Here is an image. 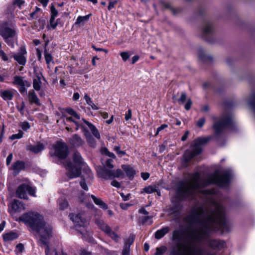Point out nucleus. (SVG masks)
Masks as SVG:
<instances>
[{
	"label": "nucleus",
	"mask_w": 255,
	"mask_h": 255,
	"mask_svg": "<svg viewBox=\"0 0 255 255\" xmlns=\"http://www.w3.org/2000/svg\"><path fill=\"white\" fill-rule=\"evenodd\" d=\"M170 231V228L168 227H164L162 229L157 230L155 233V238L159 240L163 238Z\"/></svg>",
	"instance_id": "nucleus-30"
},
{
	"label": "nucleus",
	"mask_w": 255,
	"mask_h": 255,
	"mask_svg": "<svg viewBox=\"0 0 255 255\" xmlns=\"http://www.w3.org/2000/svg\"><path fill=\"white\" fill-rule=\"evenodd\" d=\"M91 197L93 199L95 204L99 206L101 208H102L105 210L108 209V205L106 204L105 202H104V201L102 200L100 198L96 197L94 195H91Z\"/></svg>",
	"instance_id": "nucleus-31"
},
{
	"label": "nucleus",
	"mask_w": 255,
	"mask_h": 255,
	"mask_svg": "<svg viewBox=\"0 0 255 255\" xmlns=\"http://www.w3.org/2000/svg\"><path fill=\"white\" fill-rule=\"evenodd\" d=\"M232 173L230 171L226 170L220 174L216 171L212 176L206 179H201L200 174L196 172L193 174L191 180L186 184H181L177 189V196L180 200L187 198H195L197 192L203 195H208L214 193V190H203L202 188L212 184L220 187L227 186L230 181Z\"/></svg>",
	"instance_id": "nucleus-2"
},
{
	"label": "nucleus",
	"mask_w": 255,
	"mask_h": 255,
	"mask_svg": "<svg viewBox=\"0 0 255 255\" xmlns=\"http://www.w3.org/2000/svg\"><path fill=\"white\" fill-rule=\"evenodd\" d=\"M21 127L23 130H26L30 128V126L28 122H24L21 124Z\"/></svg>",
	"instance_id": "nucleus-55"
},
{
	"label": "nucleus",
	"mask_w": 255,
	"mask_h": 255,
	"mask_svg": "<svg viewBox=\"0 0 255 255\" xmlns=\"http://www.w3.org/2000/svg\"><path fill=\"white\" fill-rule=\"evenodd\" d=\"M45 148L44 145L40 142L36 145L29 144L26 146V149L34 153H38L42 151Z\"/></svg>",
	"instance_id": "nucleus-20"
},
{
	"label": "nucleus",
	"mask_w": 255,
	"mask_h": 255,
	"mask_svg": "<svg viewBox=\"0 0 255 255\" xmlns=\"http://www.w3.org/2000/svg\"><path fill=\"white\" fill-rule=\"evenodd\" d=\"M114 150L117 152V154L123 156L126 154V152L125 151H122L120 150V146H116L114 147Z\"/></svg>",
	"instance_id": "nucleus-50"
},
{
	"label": "nucleus",
	"mask_w": 255,
	"mask_h": 255,
	"mask_svg": "<svg viewBox=\"0 0 255 255\" xmlns=\"http://www.w3.org/2000/svg\"><path fill=\"white\" fill-rule=\"evenodd\" d=\"M181 237V231L178 230H175L172 233V240L173 241H178L180 240Z\"/></svg>",
	"instance_id": "nucleus-36"
},
{
	"label": "nucleus",
	"mask_w": 255,
	"mask_h": 255,
	"mask_svg": "<svg viewBox=\"0 0 255 255\" xmlns=\"http://www.w3.org/2000/svg\"><path fill=\"white\" fill-rule=\"evenodd\" d=\"M55 17H53V16H51L50 18V25H51V27L53 29L55 28V27L57 25V22H55V21H55Z\"/></svg>",
	"instance_id": "nucleus-52"
},
{
	"label": "nucleus",
	"mask_w": 255,
	"mask_h": 255,
	"mask_svg": "<svg viewBox=\"0 0 255 255\" xmlns=\"http://www.w3.org/2000/svg\"><path fill=\"white\" fill-rule=\"evenodd\" d=\"M80 185L83 189L86 191L88 190V187L86 183L85 179L83 177H81V180L80 182Z\"/></svg>",
	"instance_id": "nucleus-47"
},
{
	"label": "nucleus",
	"mask_w": 255,
	"mask_h": 255,
	"mask_svg": "<svg viewBox=\"0 0 255 255\" xmlns=\"http://www.w3.org/2000/svg\"><path fill=\"white\" fill-rule=\"evenodd\" d=\"M1 97L5 100H10L13 97V94L9 91H4L0 93Z\"/></svg>",
	"instance_id": "nucleus-34"
},
{
	"label": "nucleus",
	"mask_w": 255,
	"mask_h": 255,
	"mask_svg": "<svg viewBox=\"0 0 255 255\" xmlns=\"http://www.w3.org/2000/svg\"><path fill=\"white\" fill-rule=\"evenodd\" d=\"M90 15H91V14H88V15L83 16H79L77 19L76 23L79 24L83 21L88 20L89 19Z\"/></svg>",
	"instance_id": "nucleus-44"
},
{
	"label": "nucleus",
	"mask_w": 255,
	"mask_h": 255,
	"mask_svg": "<svg viewBox=\"0 0 255 255\" xmlns=\"http://www.w3.org/2000/svg\"><path fill=\"white\" fill-rule=\"evenodd\" d=\"M18 237L17 234L13 232H10L8 233H6L3 235V240L5 242H8L12 241L14 239H17Z\"/></svg>",
	"instance_id": "nucleus-33"
},
{
	"label": "nucleus",
	"mask_w": 255,
	"mask_h": 255,
	"mask_svg": "<svg viewBox=\"0 0 255 255\" xmlns=\"http://www.w3.org/2000/svg\"><path fill=\"white\" fill-rule=\"evenodd\" d=\"M248 104L255 113V93L251 96Z\"/></svg>",
	"instance_id": "nucleus-38"
},
{
	"label": "nucleus",
	"mask_w": 255,
	"mask_h": 255,
	"mask_svg": "<svg viewBox=\"0 0 255 255\" xmlns=\"http://www.w3.org/2000/svg\"><path fill=\"white\" fill-rule=\"evenodd\" d=\"M203 206L192 209L189 214L183 218V221L190 226L198 225L195 229L187 232V236L192 241L200 242L206 240L214 230V226L225 229L227 226L224 207L216 204L214 210L204 215Z\"/></svg>",
	"instance_id": "nucleus-1"
},
{
	"label": "nucleus",
	"mask_w": 255,
	"mask_h": 255,
	"mask_svg": "<svg viewBox=\"0 0 255 255\" xmlns=\"http://www.w3.org/2000/svg\"><path fill=\"white\" fill-rule=\"evenodd\" d=\"M12 209L15 211L20 212L25 209L24 204L18 200H14L11 205Z\"/></svg>",
	"instance_id": "nucleus-27"
},
{
	"label": "nucleus",
	"mask_w": 255,
	"mask_h": 255,
	"mask_svg": "<svg viewBox=\"0 0 255 255\" xmlns=\"http://www.w3.org/2000/svg\"><path fill=\"white\" fill-rule=\"evenodd\" d=\"M24 168L25 162L22 161L17 160L12 165L14 175H17L21 170H23Z\"/></svg>",
	"instance_id": "nucleus-23"
},
{
	"label": "nucleus",
	"mask_w": 255,
	"mask_h": 255,
	"mask_svg": "<svg viewBox=\"0 0 255 255\" xmlns=\"http://www.w3.org/2000/svg\"><path fill=\"white\" fill-rule=\"evenodd\" d=\"M68 141L71 145L74 147H78L82 146L85 142L82 138L77 134H74L69 138Z\"/></svg>",
	"instance_id": "nucleus-18"
},
{
	"label": "nucleus",
	"mask_w": 255,
	"mask_h": 255,
	"mask_svg": "<svg viewBox=\"0 0 255 255\" xmlns=\"http://www.w3.org/2000/svg\"><path fill=\"white\" fill-rule=\"evenodd\" d=\"M180 247V244L178 243L177 244V248L175 247H172L171 250L170 252V255H179V247Z\"/></svg>",
	"instance_id": "nucleus-40"
},
{
	"label": "nucleus",
	"mask_w": 255,
	"mask_h": 255,
	"mask_svg": "<svg viewBox=\"0 0 255 255\" xmlns=\"http://www.w3.org/2000/svg\"><path fill=\"white\" fill-rule=\"evenodd\" d=\"M192 104V102L191 99L190 98L188 99L187 100V102L185 105V109L187 111L189 110L191 108Z\"/></svg>",
	"instance_id": "nucleus-56"
},
{
	"label": "nucleus",
	"mask_w": 255,
	"mask_h": 255,
	"mask_svg": "<svg viewBox=\"0 0 255 255\" xmlns=\"http://www.w3.org/2000/svg\"><path fill=\"white\" fill-rule=\"evenodd\" d=\"M114 166L112 159L107 160L105 166L100 171V176L106 180L113 179L115 178H124L125 175L122 170L118 169L113 170Z\"/></svg>",
	"instance_id": "nucleus-4"
},
{
	"label": "nucleus",
	"mask_w": 255,
	"mask_h": 255,
	"mask_svg": "<svg viewBox=\"0 0 255 255\" xmlns=\"http://www.w3.org/2000/svg\"><path fill=\"white\" fill-rule=\"evenodd\" d=\"M167 127H168V125L166 124H163L161 125L157 128L155 135H157L160 131L162 130Z\"/></svg>",
	"instance_id": "nucleus-59"
},
{
	"label": "nucleus",
	"mask_w": 255,
	"mask_h": 255,
	"mask_svg": "<svg viewBox=\"0 0 255 255\" xmlns=\"http://www.w3.org/2000/svg\"><path fill=\"white\" fill-rule=\"evenodd\" d=\"M27 51L24 46H21L19 48V52L13 55L14 59L19 64L25 65L26 62V58L25 55L26 54Z\"/></svg>",
	"instance_id": "nucleus-14"
},
{
	"label": "nucleus",
	"mask_w": 255,
	"mask_h": 255,
	"mask_svg": "<svg viewBox=\"0 0 255 255\" xmlns=\"http://www.w3.org/2000/svg\"><path fill=\"white\" fill-rule=\"evenodd\" d=\"M131 118V110L129 109L125 115V120L128 121Z\"/></svg>",
	"instance_id": "nucleus-63"
},
{
	"label": "nucleus",
	"mask_w": 255,
	"mask_h": 255,
	"mask_svg": "<svg viewBox=\"0 0 255 255\" xmlns=\"http://www.w3.org/2000/svg\"><path fill=\"white\" fill-rule=\"evenodd\" d=\"M23 132L22 130H19L18 133L12 134L10 138L11 140H14L15 139H19L23 136Z\"/></svg>",
	"instance_id": "nucleus-45"
},
{
	"label": "nucleus",
	"mask_w": 255,
	"mask_h": 255,
	"mask_svg": "<svg viewBox=\"0 0 255 255\" xmlns=\"http://www.w3.org/2000/svg\"><path fill=\"white\" fill-rule=\"evenodd\" d=\"M96 224L99 226L101 230L106 233L108 236L111 237L115 242H118L119 236L115 232L112 231L111 228L103 220L96 219L95 220Z\"/></svg>",
	"instance_id": "nucleus-8"
},
{
	"label": "nucleus",
	"mask_w": 255,
	"mask_h": 255,
	"mask_svg": "<svg viewBox=\"0 0 255 255\" xmlns=\"http://www.w3.org/2000/svg\"><path fill=\"white\" fill-rule=\"evenodd\" d=\"M167 248L164 246H162L156 249V253L155 255H163V254L166 251Z\"/></svg>",
	"instance_id": "nucleus-41"
},
{
	"label": "nucleus",
	"mask_w": 255,
	"mask_h": 255,
	"mask_svg": "<svg viewBox=\"0 0 255 255\" xmlns=\"http://www.w3.org/2000/svg\"><path fill=\"white\" fill-rule=\"evenodd\" d=\"M59 208L62 210L65 209L68 207V202L64 199H61L59 201Z\"/></svg>",
	"instance_id": "nucleus-43"
},
{
	"label": "nucleus",
	"mask_w": 255,
	"mask_h": 255,
	"mask_svg": "<svg viewBox=\"0 0 255 255\" xmlns=\"http://www.w3.org/2000/svg\"><path fill=\"white\" fill-rule=\"evenodd\" d=\"M205 123V119L202 118L200 119L197 122L196 126L199 128H202Z\"/></svg>",
	"instance_id": "nucleus-53"
},
{
	"label": "nucleus",
	"mask_w": 255,
	"mask_h": 255,
	"mask_svg": "<svg viewBox=\"0 0 255 255\" xmlns=\"http://www.w3.org/2000/svg\"><path fill=\"white\" fill-rule=\"evenodd\" d=\"M82 121L89 127L93 135L97 139H100L101 138V135L96 127L94 125L86 121L84 119H82Z\"/></svg>",
	"instance_id": "nucleus-24"
},
{
	"label": "nucleus",
	"mask_w": 255,
	"mask_h": 255,
	"mask_svg": "<svg viewBox=\"0 0 255 255\" xmlns=\"http://www.w3.org/2000/svg\"><path fill=\"white\" fill-rule=\"evenodd\" d=\"M87 142L90 144L92 146L94 147L96 145V141L94 138L91 136L90 138H88L87 139Z\"/></svg>",
	"instance_id": "nucleus-58"
},
{
	"label": "nucleus",
	"mask_w": 255,
	"mask_h": 255,
	"mask_svg": "<svg viewBox=\"0 0 255 255\" xmlns=\"http://www.w3.org/2000/svg\"><path fill=\"white\" fill-rule=\"evenodd\" d=\"M117 1L114 0V1H111L109 2V4L108 6V9L110 10H111L113 7H114L115 5L117 4Z\"/></svg>",
	"instance_id": "nucleus-62"
},
{
	"label": "nucleus",
	"mask_w": 255,
	"mask_h": 255,
	"mask_svg": "<svg viewBox=\"0 0 255 255\" xmlns=\"http://www.w3.org/2000/svg\"><path fill=\"white\" fill-rule=\"evenodd\" d=\"M81 128L82 129L84 133V135L86 137V140L90 138L92 136L90 134V132L85 128V127L83 126H81Z\"/></svg>",
	"instance_id": "nucleus-48"
},
{
	"label": "nucleus",
	"mask_w": 255,
	"mask_h": 255,
	"mask_svg": "<svg viewBox=\"0 0 255 255\" xmlns=\"http://www.w3.org/2000/svg\"><path fill=\"white\" fill-rule=\"evenodd\" d=\"M121 197H122L123 198V200L124 201H128L129 199V198H130V194H128L126 195H125L123 193H121L120 194Z\"/></svg>",
	"instance_id": "nucleus-64"
},
{
	"label": "nucleus",
	"mask_w": 255,
	"mask_h": 255,
	"mask_svg": "<svg viewBox=\"0 0 255 255\" xmlns=\"http://www.w3.org/2000/svg\"><path fill=\"white\" fill-rule=\"evenodd\" d=\"M212 138V136H209L205 137H199L194 140L192 146L194 147L195 148L198 147L200 149L201 152L202 148L201 147V146L202 145H204L208 143Z\"/></svg>",
	"instance_id": "nucleus-19"
},
{
	"label": "nucleus",
	"mask_w": 255,
	"mask_h": 255,
	"mask_svg": "<svg viewBox=\"0 0 255 255\" xmlns=\"http://www.w3.org/2000/svg\"><path fill=\"white\" fill-rule=\"evenodd\" d=\"M120 55L124 61L127 60L129 57V55L128 52H122Z\"/></svg>",
	"instance_id": "nucleus-51"
},
{
	"label": "nucleus",
	"mask_w": 255,
	"mask_h": 255,
	"mask_svg": "<svg viewBox=\"0 0 255 255\" xmlns=\"http://www.w3.org/2000/svg\"><path fill=\"white\" fill-rule=\"evenodd\" d=\"M51 16L55 17L58 15V11L54 5L51 6Z\"/></svg>",
	"instance_id": "nucleus-57"
},
{
	"label": "nucleus",
	"mask_w": 255,
	"mask_h": 255,
	"mask_svg": "<svg viewBox=\"0 0 255 255\" xmlns=\"http://www.w3.org/2000/svg\"><path fill=\"white\" fill-rule=\"evenodd\" d=\"M102 151L104 153L110 157H112L113 158H116L115 155L113 153L110 152L107 148H103Z\"/></svg>",
	"instance_id": "nucleus-49"
},
{
	"label": "nucleus",
	"mask_w": 255,
	"mask_h": 255,
	"mask_svg": "<svg viewBox=\"0 0 255 255\" xmlns=\"http://www.w3.org/2000/svg\"><path fill=\"white\" fill-rule=\"evenodd\" d=\"M63 166L67 170L66 175L69 179L80 177L81 174V167L73 164L70 160L63 163Z\"/></svg>",
	"instance_id": "nucleus-6"
},
{
	"label": "nucleus",
	"mask_w": 255,
	"mask_h": 255,
	"mask_svg": "<svg viewBox=\"0 0 255 255\" xmlns=\"http://www.w3.org/2000/svg\"><path fill=\"white\" fill-rule=\"evenodd\" d=\"M183 247V255H196L200 252L199 249L195 248L193 242H189L186 245H184Z\"/></svg>",
	"instance_id": "nucleus-16"
},
{
	"label": "nucleus",
	"mask_w": 255,
	"mask_h": 255,
	"mask_svg": "<svg viewBox=\"0 0 255 255\" xmlns=\"http://www.w3.org/2000/svg\"><path fill=\"white\" fill-rule=\"evenodd\" d=\"M130 251V247L124 246L123 251H122V255H128Z\"/></svg>",
	"instance_id": "nucleus-54"
},
{
	"label": "nucleus",
	"mask_w": 255,
	"mask_h": 255,
	"mask_svg": "<svg viewBox=\"0 0 255 255\" xmlns=\"http://www.w3.org/2000/svg\"><path fill=\"white\" fill-rule=\"evenodd\" d=\"M28 101L31 104H35L37 106H40L39 100L33 90H31L28 92Z\"/></svg>",
	"instance_id": "nucleus-25"
},
{
	"label": "nucleus",
	"mask_w": 255,
	"mask_h": 255,
	"mask_svg": "<svg viewBox=\"0 0 255 255\" xmlns=\"http://www.w3.org/2000/svg\"><path fill=\"white\" fill-rule=\"evenodd\" d=\"M214 32V27L210 21H205L203 26L202 30V36L203 38L209 42H212L213 40L211 39Z\"/></svg>",
	"instance_id": "nucleus-10"
},
{
	"label": "nucleus",
	"mask_w": 255,
	"mask_h": 255,
	"mask_svg": "<svg viewBox=\"0 0 255 255\" xmlns=\"http://www.w3.org/2000/svg\"><path fill=\"white\" fill-rule=\"evenodd\" d=\"M233 125V120L231 117H226L221 118L218 121L215 122L213 126L215 135L219 136L221 135L226 128L231 127Z\"/></svg>",
	"instance_id": "nucleus-5"
},
{
	"label": "nucleus",
	"mask_w": 255,
	"mask_h": 255,
	"mask_svg": "<svg viewBox=\"0 0 255 255\" xmlns=\"http://www.w3.org/2000/svg\"><path fill=\"white\" fill-rule=\"evenodd\" d=\"M88 66H85L83 68L81 69H79V70H75V73L76 74H83L84 73V71L88 69Z\"/></svg>",
	"instance_id": "nucleus-61"
},
{
	"label": "nucleus",
	"mask_w": 255,
	"mask_h": 255,
	"mask_svg": "<svg viewBox=\"0 0 255 255\" xmlns=\"http://www.w3.org/2000/svg\"><path fill=\"white\" fill-rule=\"evenodd\" d=\"M27 193L32 196H34L35 190L30 186L23 184L20 185L16 191V196L21 199H27Z\"/></svg>",
	"instance_id": "nucleus-9"
},
{
	"label": "nucleus",
	"mask_w": 255,
	"mask_h": 255,
	"mask_svg": "<svg viewBox=\"0 0 255 255\" xmlns=\"http://www.w3.org/2000/svg\"><path fill=\"white\" fill-rule=\"evenodd\" d=\"M208 246L214 250H221L226 246V243L222 240H208Z\"/></svg>",
	"instance_id": "nucleus-17"
},
{
	"label": "nucleus",
	"mask_w": 255,
	"mask_h": 255,
	"mask_svg": "<svg viewBox=\"0 0 255 255\" xmlns=\"http://www.w3.org/2000/svg\"><path fill=\"white\" fill-rule=\"evenodd\" d=\"M54 155L59 159L64 160L67 157L69 154V150L68 146L65 142L61 141H57L54 146Z\"/></svg>",
	"instance_id": "nucleus-7"
},
{
	"label": "nucleus",
	"mask_w": 255,
	"mask_h": 255,
	"mask_svg": "<svg viewBox=\"0 0 255 255\" xmlns=\"http://www.w3.org/2000/svg\"><path fill=\"white\" fill-rule=\"evenodd\" d=\"M187 99V96L185 92H182L181 93L180 98L178 100V102L179 104H183L185 103L186 100Z\"/></svg>",
	"instance_id": "nucleus-46"
},
{
	"label": "nucleus",
	"mask_w": 255,
	"mask_h": 255,
	"mask_svg": "<svg viewBox=\"0 0 255 255\" xmlns=\"http://www.w3.org/2000/svg\"><path fill=\"white\" fill-rule=\"evenodd\" d=\"M122 168L126 172V175L128 178L132 180L135 174V171L133 168L129 165H122Z\"/></svg>",
	"instance_id": "nucleus-26"
},
{
	"label": "nucleus",
	"mask_w": 255,
	"mask_h": 255,
	"mask_svg": "<svg viewBox=\"0 0 255 255\" xmlns=\"http://www.w3.org/2000/svg\"><path fill=\"white\" fill-rule=\"evenodd\" d=\"M44 57L45 59V61H46V64H49L53 60V58H52V57L51 54L49 53L48 52L47 50L46 49H45L44 52Z\"/></svg>",
	"instance_id": "nucleus-39"
},
{
	"label": "nucleus",
	"mask_w": 255,
	"mask_h": 255,
	"mask_svg": "<svg viewBox=\"0 0 255 255\" xmlns=\"http://www.w3.org/2000/svg\"><path fill=\"white\" fill-rule=\"evenodd\" d=\"M69 217L76 227H84L86 223V220L82 214L71 213Z\"/></svg>",
	"instance_id": "nucleus-12"
},
{
	"label": "nucleus",
	"mask_w": 255,
	"mask_h": 255,
	"mask_svg": "<svg viewBox=\"0 0 255 255\" xmlns=\"http://www.w3.org/2000/svg\"><path fill=\"white\" fill-rule=\"evenodd\" d=\"M193 147V148L192 150H187L184 154L183 164L184 166L187 167L188 162H189L194 157L201 153V150L198 147Z\"/></svg>",
	"instance_id": "nucleus-13"
},
{
	"label": "nucleus",
	"mask_w": 255,
	"mask_h": 255,
	"mask_svg": "<svg viewBox=\"0 0 255 255\" xmlns=\"http://www.w3.org/2000/svg\"><path fill=\"white\" fill-rule=\"evenodd\" d=\"M69 115L72 116L77 119H80V116L76 113V112L71 108H67L64 109Z\"/></svg>",
	"instance_id": "nucleus-35"
},
{
	"label": "nucleus",
	"mask_w": 255,
	"mask_h": 255,
	"mask_svg": "<svg viewBox=\"0 0 255 255\" xmlns=\"http://www.w3.org/2000/svg\"><path fill=\"white\" fill-rule=\"evenodd\" d=\"M135 239V236L134 235H130L128 239H127L125 241L124 246L130 247V246L132 244Z\"/></svg>",
	"instance_id": "nucleus-37"
},
{
	"label": "nucleus",
	"mask_w": 255,
	"mask_h": 255,
	"mask_svg": "<svg viewBox=\"0 0 255 255\" xmlns=\"http://www.w3.org/2000/svg\"><path fill=\"white\" fill-rule=\"evenodd\" d=\"M19 220L28 224L33 231L38 234L39 243L46 246L45 255H60L56 250L51 251L50 249L49 240L52 237V228L44 221L42 215L36 212H29L24 214Z\"/></svg>",
	"instance_id": "nucleus-3"
},
{
	"label": "nucleus",
	"mask_w": 255,
	"mask_h": 255,
	"mask_svg": "<svg viewBox=\"0 0 255 255\" xmlns=\"http://www.w3.org/2000/svg\"><path fill=\"white\" fill-rule=\"evenodd\" d=\"M182 209V206L178 203L174 204L169 209V212L171 215L177 216L179 214L180 211Z\"/></svg>",
	"instance_id": "nucleus-29"
},
{
	"label": "nucleus",
	"mask_w": 255,
	"mask_h": 255,
	"mask_svg": "<svg viewBox=\"0 0 255 255\" xmlns=\"http://www.w3.org/2000/svg\"><path fill=\"white\" fill-rule=\"evenodd\" d=\"M143 191L147 193V194H151L152 193H153L155 191H157V189L156 188V187L155 186H149L147 187H145L143 189Z\"/></svg>",
	"instance_id": "nucleus-42"
},
{
	"label": "nucleus",
	"mask_w": 255,
	"mask_h": 255,
	"mask_svg": "<svg viewBox=\"0 0 255 255\" xmlns=\"http://www.w3.org/2000/svg\"><path fill=\"white\" fill-rule=\"evenodd\" d=\"M198 54L199 58L203 62H211L213 60L212 57L211 56L206 55L202 49L199 50Z\"/></svg>",
	"instance_id": "nucleus-32"
},
{
	"label": "nucleus",
	"mask_w": 255,
	"mask_h": 255,
	"mask_svg": "<svg viewBox=\"0 0 255 255\" xmlns=\"http://www.w3.org/2000/svg\"><path fill=\"white\" fill-rule=\"evenodd\" d=\"M72 158L75 165L81 167V168L83 167L84 162L81 155L78 151H76L74 152L72 155Z\"/></svg>",
	"instance_id": "nucleus-21"
},
{
	"label": "nucleus",
	"mask_w": 255,
	"mask_h": 255,
	"mask_svg": "<svg viewBox=\"0 0 255 255\" xmlns=\"http://www.w3.org/2000/svg\"><path fill=\"white\" fill-rule=\"evenodd\" d=\"M15 34V31L14 29L7 27L6 26H1L0 27V35L8 42L9 38L13 37Z\"/></svg>",
	"instance_id": "nucleus-15"
},
{
	"label": "nucleus",
	"mask_w": 255,
	"mask_h": 255,
	"mask_svg": "<svg viewBox=\"0 0 255 255\" xmlns=\"http://www.w3.org/2000/svg\"><path fill=\"white\" fill-rule=\"evenodd\" d=\"M34 71L35 73L36 78L33 79V87L36 91H39L42 85L41 81V76H42V74L41 73H36L35 68Z\"/></svg>",
	"instance_id": "nucleus-22"
},
{
	"label": "nucleus",
	"mask_w": 255,
	"mask_h": 255,
	"mask_svg": "<svg viewBox=\"0 0 255 255\" xmlns=\"http://www.w3.org/2000/svg\"><path fill=\"white\" fill-rule=\"evenodd\" d=\"M84 98L87 104L89 106H91L93 104L91 99L87 94L85 95Z\"/></svg>",
	"instance_id": "nucleus-60"
},
{
	"label": "nucleus",
	"mask_w": 255,
	"mask_h": 255,
	"mask_svg": "<svg viewBox=\"0 0 255 255\" xmlns=\"http://www.w3.org/2000/svg\"><path fill=\"white\" fill-rule=\"evenodd\" d=\"M22 76H16L14 77L13 84L19 86V91L21 94H23L27 91L26 87L31 86V83L27 80H24Z\"/></svg>",
	"instance_id": "nucleus-11"
},
{
	"label": "nucleus",
	"mask_w": 255,
	"mask_h": 255,
	"mask_svg": "<svg viewBox=\"0 0 255 255\" xmlns=\"http://www.w3.org/2000/svg\"><path fill=\"white\" fill-rule=\"evenodd\" d=\"M162 6L165 8L168 9L173 15H176L182 11L181 8H175L172 7L169 3L162 2L161 3Z\"/></svg>",
	"instance_id": "nucleus-28"
}]
</instances>
